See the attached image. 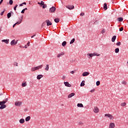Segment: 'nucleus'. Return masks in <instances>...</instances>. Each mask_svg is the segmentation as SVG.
Returning <instances> with one entry per match:
<instances>
[{
  "instance_id": "1",
  "label": "nucleus",
  "mask_w": 128,
  "mask_h": 128,
  "mask_svg": "<svg viewBox=\"0 0 128 128\" xmlns=\"http://www.w3.org/2000/svg\"><path fill=\"white\" fill-rule=\"evenodd\" d=\"M8 100V98H6L3 101L0 102V110H4L6 108V105L4 104Z\"/></svg>"
},
{
  "instance_id": "2",
  "label": "nucleus",
  "mask_w": 128,
  "mask_h": 128,
  "mask_svg": "<svg viewBox=\"0 0 128 128\" xmlns=\"http://www.w3.org/2000/svg\"><path fill=\"white\" fill-rule=\"evenodd\" d=\"M42 68V65L36 67H33L32 68L31 70L32 72H36V70H40Z\"/></svg>"
},
{
  "instance_id": "3",
  "label": "nucleus",
  "mask_w": 128,
  "mask_h": 128,
  "mask_svg": "<svg viewBox=\"0 0 128 128\" xmlns=\"http://www.w3.org/2000/svg\"><path fill=\"white\" fill-rule=\"evenodd\" d=\"M104 116H106V118H109L110 120H114V116L110 114H105Z\"/></svg>"
},
{
  "instance_id": "4",
  "label": "nucleus",
  "mask_w": 128,
  "mask_h": 128,
  "mask_svg": "<svg viewBox=\"0 0 128 128\" xmlns=\"http://www.w3.org/2000/svg\"><path fill=\"white\" fill-rule=\"evenodd\" d=\"M56 8L54 6H52L50 8L49 12H56Z\"/></svg>"
},
{
  "instance_id": "5",
  "label": "nucleus",
  "mask_w": 128,
  "mask_h": 128,
  "mask_svg": "<svg viewBox=\"0 0 128 128\" xmlns=\"http://www.w3.org/2000/svg\"><path fill=\"white\" fill-rule=\"evenodd\" d=\"M22 102L20 101H18V102H16L14 103L15 106H22Z\"/></svg>"
},
{
  "instance_id": "6",
  "label": "nucleus",
  "mask_w": 128,
  "mask_h": 128,
  "mask_svg": "<svg viewBox=\"0 0 128 128\" xmlns=\"http://www.w3.org/2000/svg\"><path fill=\"white\" fill-rule=\"evenodd\" d=\"M66 8H68V10H74V6H72V5H68L66 6Z\"/></svg>"
},
{
  "instance_id": "7",
  "label": "nucleus",
  "mask_w": 128,
  "mask_h": 128,
  "mask_svg": "<svg viewBox=\"0 0 128 128\" xmlns=\"http://www.w3.org/2000/svg\"><path fill=\"white\" fill-rule=\"evenodd\" d=\"M46 25L48 26H52V22L49 20H46Z\"/></svg>"
},
{
  "instance_id": "8",
  "label": "nucleus",
  "mask_w": 128,
  "mask_h": 128,
  "mask_svg": "<svg viewBox=\"0 0 128 128\" xmlns=\"http://www.w3.org/2000/svg\"><path fill=\"white\" fill-rule=\"evenodd\" d=\"M116 128V124L114 122H111L109 124V128Z\"/></svg>"
},
{
  "instance_id": "9",
  "label": "nucleus",
  "mask_w": 128,
  "mask_h": 128,
  "mask_svg": "<svg viewBox=\"0 0 128 128\" xmlns=\"http://www.w3.org/2000/svg\"><path fill=\"white\" fill-rule=\"evenodd\" d=\"M18 44V41H16V40H13L11 42H10V44L11 46H16V44Z\"/></svg>"
},
{
  "instance_id": "10",
  "label": "nucleus",
  "mask_w": 128,
  "mask_h": 128,
  "mask_svg": "<svg viewBox=\"0 0 128 128\" xmlns=\"http://www.w3.org/2000/svg\"><path fill=\"white\" fill-rule=\"evenodd\" d=\"M64 84L66 86H68V88H70L72 86V84H70L68 82H64Z\"/></svg>"
},
{
  "instance_id": "11",
  "label": "nucleus",
  "mask_w": 128,
  "mask_h": 128,
  "mask_svg": "<svg viewBox=\"0 0 128 128\" xmlns=\"http://www.w3.org/2000/svg\"><path fill=\"white\" fill-rule=\"evenodd\" d=\"M90 74V72H84L82 74V76H86Z\"/></svg>"
},
{
  "instance_id": "12",
  "label": "nucleus",
  "mask_w": 128,
  "mask_h": 128,
  "mask_svg": "<svg viewBox=\"0 0 128 128\" xmlns=\"http://www.w3.org/2000/svg\"><path fill=\"white\" fill-rule=\"evenodd\" d=\"M94 112H95L96 114H98V112H100V110L98 109V107H95L94 108Z\"/></svg>"
},
{
  "instance_id": "13",
  "label": "nucleus",
  "mask_w": 128,
  "mask_h": 128,
  "mask_svg": "<svg viewBox=\"0 0 128 128\" xmlns=\"http://www.w3.org/2000/svg\"><path fill=\"white\" fill-rule=\"evenodd\" d=\"M2 42H4L6 44H8V42H10V40H8V39L3 40H2Z\"/></svg>"
},
{
  "instance_id": "14",
  "label": "nucleus",
  "mask_w": 128,
  "mask_h": 128,
  "mask_svg": "<svg viewBox=\"0 0 128 128\" xmlns=\"http://www.w3.org/2000/svg\"><path fill=\"white\" fill-rule=\"evenodd\" d=\"M12 14H14V12H8V14H7V17H8V18H10V16H12Z\"/></svg>"
},
{
  "instance_id": "15",
  "label": "nucleus",
  "mask_w": 128,
  "mask_h": 128,
  "mask_svg": "<svg viewBox=\"0 0 128 128\" xmlns=\"http://www.w3.org/2000/svg\"><path fill=\"white\" fill-rule=\"evenodd\" d=\"M74 94H76L72 92L71 94H70L68 96V98H72V96H74Z\"/></svg>"
},
{
  "instance_id": "16",
  "label": "nucleus",
  "mask_w": 128,
  "mask_h": 128,
  "mask_svg": "<svg viewBox=\"0 0 128 128\" xmlns=\"http://www.w3.org/2000/svg\"><path fill=\"white\" fill-rule=\"evenodd\" d=\"M116 36H114L112 38V42H116Z\"/></svg>"
},
{
  "instance_id": "17",
  "label": "nucleus",
  "mask_w": 128,
  "mask_h": 128,
  "mask_svg": "<svg viewBox=\"0 0 128 128\" xmlns=\"http://www.w3.org/2000/svg\"><path fill=\"white\" fill-rule=\"evenodd\" d=\"M104 10H108V4L106 3L104 4Z\"/></svg>"
},
{
  "instance_id": "18",
  "label": "nucleus",
  "mask_w": 128,
  "mask_h": 128,
  "mask_svg": "<svg viewBox=\"0 0 128 128\" xmlns=\"http://www.w3.org/2000/svg\"><path fill=\"white\" fill-rule=\"evenodd\" d=\"M22 22V16L21 18L20 19L19 22H18L15 24H20Z\"/></svg>"
},
{
  "instance_id": "19",
  "label": "nucleus",
  "mask_w": 128,
  "mask_h": 128,
  "mask_svg": "<svg viewBox=\"0 0 128 128\" xmlns=\"http://www.w3.org/2000/svg\"><path fill=\"white\" fill-rule=\"evenodd\" d=\"M44 77V75L42 74H39L37 76V80H40L42 78Z\"/></svg>"
},
{
  "instance_id": "20",
  "label": "nucleus",
  "mask_w": 128,
  "mask_h": 128,
  "mask_svg": "<svg viewBox=\"0 0 128 128\" xmlns=\"http://www.w3.org/2000/svg\"><path fill=\"white\" fill-rule=\"evenodd\" d=\"M26 122H30V116H28L25 118Z\"/></svg>"
},
{
  "instance_id": "21",
  "label": "nucleus",
  "mask_w": 128,
  "mask_h": 128,
  "mask_svg": "<svg viewBox=\"0 0 128 128\" xmlns=\"http://www.w3.org/2000/svg\"><path fill=\"white\" fill-rule=\"evenodd\" d=\"M88 56V58H92L94 56V54H87Z\"/></svg>"
},
{
  "instance_id": "22",
  "label": "nucleus",
  "mask_w": 128,
  "mask_h": 128,
  "mask_svg": "<svg viewBox=\"0 0 128 128\" xmlns=\"http://www.w3.org/2000/svg\"><path fill=\"white\" fill-rule=\"evenodd\" d=\"M77 106H78V108H84V104H77Z\"/></svg>"
},
{
  "instance_id": "23",
  "label": "nucleus",
  "mask_w": 128,
  "mask_h": 128,
  "mask_svg": "<svg viewBox=\"0 0 128 128\" xmlns=\"http://www.w3.org/2000/svg\"><path fill=\"white\" fill-rule=\"evenodd\" d=\"M64 52H61L60 54H58L57 58H60V56H64Z\"/></svg>"
},
{
  "instance_id": "24",
  "label": "nucleus",
  "mask_w": 128,
  "mask_h": 128,
  "mask_svg": "<svg viewBox=\"0 0 128 128\" xmlns=\"http://www.w3.org/2000/svg\"><path fill=\"white\" fill-rule=\"evenodd\" d=\"M54 22H56V24H58V22H60V18H54Z\"/></svg>"
},
{
  "instance_id": "25",
  "label": "nucleus",
  "mask_w": 128,
  "mask_h": 128,
  "mask_svg": "<svg viewBox=\"0 0 128 128\" xmlns=\"http://www.w3.org/2000/svg\"><path fill=\"white\" fill-rule=\"evenodd\" d=\"M38 4H40V6H42V5H44V1H41L40 2H38Z\"/></svg>"
},
{
  "instance_id": "26",
  "label": "nucleus",
  "mask_w": 128,
  "mask_h": 128,
  "mask_svg": "<svg viewBox=\"0 0 128 128\" xmlns=\"http://www.w3.org/2000/svg\"><path fill=\"white\" fill-rule=\"evenodd\" d=\"M20 124H24V118H21L20 120H19Z\"/></svg>"
},
{
  "instance_id": "27",
  "label": "nucleus",
  "mask_w": 128,
  "mask_h": 128,
  "mask_svg": "<svg viewBox=\"0 0 128 128\" xmlns=\"http://www.w3.org/2000/svg\"><path fill=\"white\" fill-rule=\"evenodd\" d=\"M76 40V39L74 38H72L71 41L70 42V44H74Z\"/></svg>"
},
{
  "instance_id": "28",
  "label": "nucleus",
  "mask_w": 128,
  "mask_h": 128,
  "mask_svg": "<svg viewBox=\"0 0 128 128\" xmlns=\"http://www.w3.org/2000/svg\"><path fill=\"white\" fill-rule=\"evenodd\" d=\"M118 22H122V20H124V18H122V17H120L118 18Z\"/></svg>"
},
{
  "instance_id": "29",
  "label": "nucleus",
  "mask_w": 128,
  "mask_h": 128,
  "mask_svg": "<svg viewBox=\"0 0 128 128\" xmlns=\"http://www.w3.org/2000/svg\"><path fill=\"white\" fill-rule=\"evenodd\" d=\"M120 52V48H116L115 49V52H116V54H118V52Z\"/></svg>"
},
{
  "instance_id": "30",
  "label": "nucleus",
  "mask_w": 128,
  "mask_h": 128,
  "mask_svg": "<svg viewBox=\"0 0 128 128\" xmlns=\"http://www.w3.org/2000/svg\"><path fill=\"white\" fill-rule=\"evenodd\" d=\"M66 46V42L64 41L62 42V46Z\"/></svg>"
},
{
  "instance_id": "31",
  "label": "nucleus",
  "mask_w": 128,
  "mask_h": 128,
  "mask_svg": "<svg viewBox=\"0 0 128 128\" xmlns=\"http://www.w3.org/2000/svg\"><path fill=\"white\" fill-rule=\"evenodd\" d=\"M93 56H100V54H98L96 52H94V53H93Z\"/></svg>"
},
{
  "instance_id": "32",
  "label": "nucleus",
  "mask_w": 128,
  "mask_h": 128,
  "mask_svg": "<svg viewBox=\"0 0 128 128\" xmlns=\"http://www.w3.org/2000/svg\"><path fill=\"white\" fill-rule=\"evenodd\" d=\"M80 86H84V80H82L80 84Z\"/></svg>"
},
{
  "instance_id": "33",
  "label": "nucleus",
  "mask_w": 128,
  "mask_h": 128,
  "mask_svg": "<svg viewBox=\"0 0 128 128\" xmlns=\"http://www.w3.org/2000/svg\"><path fill=\"white\" fill-rule=\"evenodd\" d=\"M22 86H23V88L26 86V82H24V83H22Z\"/></svg>"
},
{
  "instance_id": "34",
  "label": "nucleus",
  "mask_w": 128,
  "mask_h": 128,
  "mask_svg": "<svg viewBox=\"0 0 128 128\" xmlns=\"http://www.w3.org/2000/svg\"><path fill=\"white\" fill-rule=\"evenodd\" d=\"M120 106H126V102L122 103Z\"/></svg>"
},
{
  "instance_id": "35",
  "label": "nucleus",
  "mask_w": 128,
  "mask_h": 128,
  "mask_svg": "<svg viewBox=\"0 0 128 128\" xmlns=\"http://www.w3.org/2000/svg\"><path fill=\"white\" fill-rule=\"evenodd\" d=\"M100 82L97 81L96 82V86H100Z\"/></svg>"
},
{
  "instance_id": "36",
  "label": "nucleus",
  "mask_w": 128,
  "mask_h": 128,
  "mask_svg": "<svg viewBox=\"0 0 128 128\" xmlns=\"http://www.w3.org/2000/svg\"><path fill=\"white\" fill-rule=\"evenodd\" d=\"M9 4L10 6L12 5V4H14V1L12 0H10Z\"/></svg>"
},
{
  "instance_id": "37",
  "label": "nucleus",
  "mask_w": 128,
  "mask_h": 128,
  "mask_svg": "<svg viewBox=\"0 0 128 128\" xmlns=\"http://www.w3.org/2000/svg\"><path fill=\"white\" fill-rule=\"evenodd\" d=\"M46 21H45V22H44L42 24V28H44V26H46Z\"/></svg>"
},
{
  "instance_id": "38",
  "label": "nucleus",
  "mask_w": 128,
  "mask_h": 128,
  "mask_svg": "<svg viewBox=\"0 0 128 128\" xmlns=\"http://www.w3.org/2000/svg\"><path fill=\"white\" fill-rule=\"evenodd\" d=\"M48 68H50L48 67V64H46L45 68V70H48Z\"/></svg>"
},
{
  "instance_id": "39",
  "label": "nucleus",
  "mask_w": 128,
  "mask_h": 128,
  "mask_svg": "<svg viewBox=\"0 0 128 128\" xmlns=\"http://www.w3.org/2000/svg\"><path fill=\"white\" fill-rule=\"evenodd\" d=\"M24 4H26V2H23V3H22V4H20V6H24Z\"/></svg>"
},
{
  "instance_id": "40",
  "label": "nucleus",
  "mask_w": 128,
  "mask_h": 128,
  "mask_svg": "<svg viewBox=\"0 0 128 128\" xmlns=\"http://www.w3.org/2000/svg\"><path fill=\"white\" fill-rule=\"evenodd\" d=\"M106 32V30L102 29V30L100 32L101 34H104Z\"/></svg>"
},
{
  "instance_id": "41",
  "label": "nucleus",
  "mask_w": 128,
  "mask_h": 128,
  "mask_svg": "<svg viewBox=\"0 0 128 128\" xmlns=\"http://www.w3.org/2000/svg\"><path fill=\"white\" fill-rule=\"evenodd\" d=\"M121 44L122 43L120 42H117L116 44V45L118 46H120Z\"/></svg>"
},
{
  "instance_id": "42",
  "label": "nucleus",
  "mask_w": 128,
  "mask_h": 128,
  "mask_svg": "<svg viewBox=\"0 0 128 128\" xmlns=\"http://www.w3.org/2000/svg\"><path fill=\"white\" fill-rule=\"evenodd\" d=\"M4 12H6V9H4V10L1 12L0 16H3L4 14Z\"/></svg>"
},
{
  "instance_id": "43",
  "label": "nucleus",
  "mask_w": 128,
  "mask_h": 128,
  "mask_svg": "<svg viewBox=\"0 0 128 128\" xmlns=\"http://www.w3.org/2000/svg\"><path fill=\"white\" fill-rule=\"evenodd\" d=\"M122 84H126L127 82L125 80H123L122 82Z\"/></svg>"
},
{
  "instance_id": "44",
  "label": "nucleus",
  "mask_w": 128,
  "mask_h": 128,
  "mask_svg": "<svg viewBox=\"0 0 128 128\" xmlns=\"http://www.w3.org/2000/svg\"><path fill=\"white\" fill-rule=\"evenodd\" d=\"M120 32H122V30H124V27H121L120 30H119Z\"/></svg>"
},
{
  "instance_id": "45",
  "label": "nucleus",
  "mask_w": 128,
  "mask_h": 128,
  "mask_svg": "<svg viewBox=\"0 0 128 128\" xmlns=\"http://www.w3.org/2000/svg\"><path fill=\"white\" fill-rule=\"evenodd\" d=\"M42 6V8H46V4H44Z\"/></svg>"
},
{
  "instance_id": "46",
  "label": "nucleus",
  "mask_w": 128,
  "mask_h": 128,
  "mask_svg": "<svg viewBox=\"0 0 128 128\" xmlns=\"http://www.w3.org/2000/svg\"><path fill=\"white\" fill-rule=\"evenodd\" d=\"M78 124L80 125V126H83L84 125V123L82 122H78Z\"/></svg>"
},
{
  "instance_id": "47",
  "label": "nucleus",
  "mask_w": 128,
  "mask_h": 128,
  "mask_svg": "<svg viewBox=\"0 0 128 128\" xmlns=\"http://www.w3.org/2000/svg\"><path fill=\"white\" fill-rule=\"evenodd\" d=\"M16 8H18V4H16L14 7V10H16Z\"/></svg>"
},
{
  "instance_id": "48",
  "label": "nucleus",
  "mask_w": 128,
  "mask_h": 128,
  "mask_svg": "<svg viewBox=\"0 0 128 128\" xmlns=\"http://www.w3.org/2000/svg\"><path fill=\"white\" fill-rule=\"evenodd\" d=\"M66 76H63L62 77V79L63 80H66Z\"/></svg>"
},
{
  "instance_id": "49",
  "label": "nucleus",
  "mask_w": 128,
  "mask_h": 128,
  "mask_svg": "<svg viewBox=\"0 0 128 128\" xmlns=\"http://www.w3.org/2000/svg\"><path fill=\"white\" fill-rule=\"evenodd\" d=\"M24 12H26V10L24 9H23L21 12V14H24Z\"/></svg>"
},
{
  "instance_id": "50",
  "label": "nucleus",
  "mask_w": 128,
  "mask_h": 128,
  "mask_svg": "<svg viewBox=\"0 0 128 128\" xmlns=\"http://www.w3.org/2000/svg\"><path fill=\"white\" fill-rule=\"evenodd\" d=\"M80 16H84V13L82 12V13L80 14Z\"/></svg>"
},
{
  "instance_id": "51",
  "label": "nucleus",
  "mask_w": 128,
  "mask_h": 128,
  "mask_svg": "<svg viewBox=\"0 0 128 128\" xmlns=\"http://www.w3.org/2000/svg\"><path fill=\"white\" fill-rule=\"evenodd\" d=\"M14 66H18V63L16 62H14Z\"/></svg>"
},
{
  "instance_id": "52",
  "label": "nucleus",
  "mask_w": 128,
  "mask_h": 128,
  "mask_svg": "<svg viewBox=\"0 0 128 128\" xmlns=\"http://www.w3.org/2000/svg\"><path fill=\"white\" fill-rule=\"evenodd\" d=\"M3 2H4V0H1L0 1V5L2 4Z\"/></svg>"
},
{
  "instance_id": "53",
  "label": "nucleus",
  "mask_w": 128,
  "mask_h": 128,
  "mask_svg": "<svg viewBox=\"0 0 128 128\" xmlns=\"http://www.w3.org/2000/svg\"><path fill=\"white\" fill-rule=\"evenodd\" d=\"M74 70H73V71H71L70 72V74H74Z\"/></svg>"
},
{
  "instance_id": "54",
  "label": "nucleus",
  "mask_w": 128,
  "mask_h": 128,
  "mask_svg": "<svg viewBox=\"0 0 128 128\" xmlns=\"http://www.w3.org/2000/svg\"><path fill=\"white\" fill-rule=\"evenodd\" d=\"M30 42H28L27 43V45L28 46H30Z\"/></svg>"
},
{
  "instance_id": "55",
  "label": "nucleus",
  "mask_w": 128,
  "mask_h": 128,
  "mask_svg": "<svg viewBox=\"0 0 128 128\" xmlns=\"http://www.w3.org/2000/svg\"><path fill=\"white\" fill-rule=\"evenodd\" d=\"M94 92V89H93L90 91L91 92Z\"/></svg>"
},
{
  "instance_id": "56",
  "label": "nucleus",
  "mask_w": 128,
  "mask_h": 128,
  "mask_svg": "<svg viewBox=\"0 0 128 128\" xmlns=\"http://www.w3.org/2000/svg\"><path fill=\"white\" fill-rule=\"evenodd\" d=\"M36 36V34H34V35L32 36H31L32 38H34V36Z\"/></svg>"
},
{
  "instance_id": "57",
  "label": "nucleus",
  "mask_w": 128,
  "mask_h": 128,
  "mask_svg": "<svg viewBox=\"0 0 128 128\" xmlns=\"http://www.w3.org/2000/svg\"><path fill=\"white\" fill-rule=\"evenodd\" d=\"M24 112H28V109L27 108H25L24 110Z\"/></svg>"
},
{
  "instance_id": "58",
  "label": "nucleus",
  "mask_w": 128,
  "mask_h": 128,
  "mask_svg": "<svg viewBox=\"0 0 128 128\" xmlns=\"http://www.w3.org/2000/svg\"><path fill=\"white\" fill-rule=\"evenodd\" d=\"M16 24H14L13 25V28H14V26H16Z\"/></svg>"
},
{
  "instance_id": "59",
  "label": "nucleus",
  "mask_w": 128,
  "mask_h": 128,
  "mask_svg": "<svg viewBox=\"0 0 128 128\" xmlns=\"http://www.w3.org/2000/svg\"><path fill=\"white\" fill-rule=\"evenodd\" d=\"M24 10H28V8H24Z\"/></svg>"
},
{
  "instance_id": "60",
  "label": "nucleus",
  "mask_w": 128,
  "mask_h": 128,
  "mask_svg": "<svg viewBox=\"0 0 128 128\" xmlns=\"http://www.w3.org/2000/svg\"><path fill=\"white\" fill-rule=\"evenodd\" d=\"M26 46H25V48H27Z\"/></svg>"
},
{
  "instance_id": "61",
  "label": "nucleus",
  "mask_w": 128,
  "mask_h": 128,
  "mask_svg": "<svg viewBox=\"0 0 128 128\" xmlns=\"http://www.w3.org/2000/svg\"><path fill=\"white\" fill-rule=\"evenodd\" d=\"M0 96H2V94H0Z\"/></svg>"
},
{
  "instance_id": "62",
  "label": "nucleus",
  "mask_w": 128,
  "mask_h": 128,
  "mask_svg": "<svg viewBox=\"0 0 128 128\" xmlns=\"http://www.w3.org/2000/svg\"><path fill=\"white\" fill-rule=\"evenodd\" d=\"M62 106H64V104H62Z\"/></svg>"
}]
</instances>
